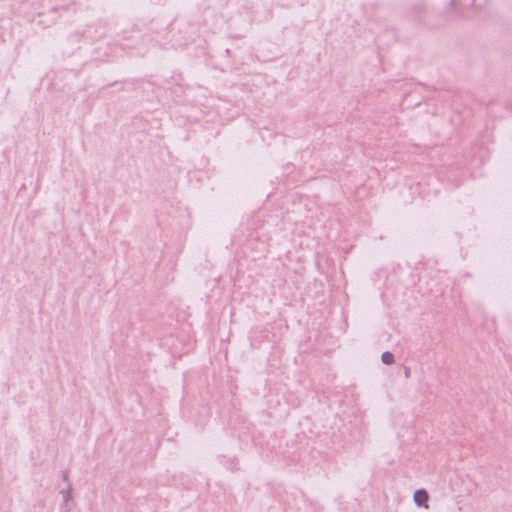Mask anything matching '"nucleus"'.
Listing matches in <instances>:
<instances>
[{
    "mask_svg": "<svg viewBox=\"0 0 512 512\" xmlns=\"http://www.w3.org/2000/svg\"><path fill=\"white\" fill-rule=\"evenodd\" d=\"M428 499H429L428 493L423 489L417 490L414 493V500H415L416 504L419 506H424L425 508H427L428 507V504H427Z\"/></svg>",
    "mask_w": 512,
    "mask_h": 512,
    "instance_id": "nucleus-1",
    "label": "nucleus"
},
{
    "mask_svg": "<svg viewBox=\"0 0 512 512\" xmlns=\"http://www.w3.org/2000/svg\"><path fill=\"white\" fill-rule=\"evenodd\" d=\"M382 361L385 363V364H392L393 361H394V356L392 353L390 352H384L382 354Z\"/></svg>",
    "mask_w": 512,
    "mask_h": 512,
    "instance_id": "nucleus-2",
    "label": "nucleus"
}]
</instances>
